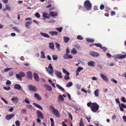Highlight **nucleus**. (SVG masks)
<instances>
[{
    "instance_id": "obj_1",
    "label": "nucleus",
    "mask_w": 126,
    "mask_h": 126,
    "mask_svg": "<svg viewBox=\"0 0 126 126\" xmlns=\"http://www.w3.org/2000/svg\"><path fill=\"white\" fill-rule=\"evenodd\" d=\"M87 105L91 108V111L94 112H97L99 109V106L96 102L92 103L90 102L87 103Z\"/></svg>"
},
{
    "instance_id": "obj_2",
    "label": "nucleus",
    "mask_w": 126,
    "mask_h": 126,
    "mask_svg": "<svg viewBox=\"0 0 126 126\" xmlns=\"http://www.w3.org/2000/svg\"><path fill=\"white\" fill-rule=\"evenodd\" d=\"M49 108L52 109V112L55 116L57 117H60L59 111L57 110L53 106H50Z\"/></svg>"
},
{
    "instance_id": "obj_3",
    "label": "nucleus",
    "mask_w": 126,
    "mask_h": 126,
    "mask_svg": "<svg viewBox=\"0 0 126 126\" xmlns=\"http://www.w3.org/2000/svg\"><path fill=\"white\" fill-rule=\"evenodd\" d=\"M84 6L86 10H89L91 9L92 4L89 1L87 0L84 3Z\"/></svg>"
},
{
    "instance_id": "obj_4",
    "label": "nucleus",
    "mask_w": 126,
    "mask_h": 126,
    "mask_svg": "<svg viewBox=\"0 0 126 126\" xmlns=\"http://www.w3.org/2000/svg\"><path fill=\"white\" fill-rule=\"evenodd\" d=\"M28 87L30 91L33 92H36L37 91V89L36 87L32 85H30L28 86Z\"/></svg>"
},
{
    "instance_id": "obj_5",
    "label": "nucleus",
    "mask_w": 126,
    "mask_h": 126,
    "mask_svg": "<svg viewBox=\"0 0 126 126\" xmlns=\"http://www.w3.org/2000/svg\"><path fill=\"white\" fill-rule=\"evenodd\" d=\"M36 114L37 115V117L38 118H40L41 119H42L44 118V116L43 113L40 111L37 110L36 112Z\"/></svg>"
},
{
    "instance_id": "obj_6",
    "label": "nucleus",
    "mask_w": 126,
    "mask_h": 126,
    "mask_svg": "<svg viewBox=\"0 0 126 126\" xmlns=\"http://www.w3.org/2000/svg\"><path fill=\"white\" fill-rule=\"evenodd\" d=\"M89 54L94 57H98L99 56V54L98 53L94 51H91L90 52Z\"/></svg>"
},
{
    "instance_id": "obj_7",
    "label": "nucleus",
    "mask_w": 126,
    "mask_h": 126,
    "mask_svg": "<svg viewBox=\"0 0 126 126\" xmlns=\"http://www.w3.org/2000/svg\"><path fill=\"white\" fill-rule=\"evenodd\" d=\"M26 77L30 80H32V73L30 71H28L26 73Z\"/></svg>"
},
{
    "instance_id": "obj_8",
    "label": "nucleus",
    "mask_w": 126,
    "mask_h": 126,
    "mask_svg": "<svg viewBox=\"0 0 126 126\" xmlns=\"http://www.w3.org/2000/svg\"><path fill=\"white\" fill-rule=\"evenodd\" d=\"M33 76L36 81L37 82H39V77L36 73L34 72L33 73Z\"/></svg>"
},
{
    "instance_id": "obj_9",
    "label": "nucleus",
    "mask_w": 126,
    "mask_h": 126,
    "mask_svg": "<svg viewBox=\"0 0 126 126\" xmlns=\"http://www.w3.org/2000/svg\"><path fill=\"white\" fill-rule=\"evenodd\" d=\"M119 106L120 107V110L122 111H124V110L123 108H126V105H124L122 103L120 104H119Z\"/></svg>"
},
{
    "instance_id": "obj_10",
    "label": "nucleus",
    "mask_w": 126,
    "mask_h": 126,
    "mask_svg": "<svg viewBox=\"0 0 126 126\" xmlns=\"http://www.w3.org/2000/svg\"><path fill=\"white\" fill-rule=\"evenodd\" d=\"M48 68L51 70V71H50L49 72V74L53 76V74L54 72V71L53 67L52 66L51 64L50 63L49 64Z\"/></svg>"
},
{
    "instance_id": "obj_11",
    "label": "nucleus",
    "mask_w": 126,
    "mask_h": 126,
    "mask_svg": "<svg viewBox=\"0 0 126 126\" xmlns=\"http://www.w3.org/2000/svg\"><path fill=\"white\" fill-rule=\"evenodd\" d=\"M64 58L65 59H72L73 58V56L71 55H68V54H65L63 56Z\"/></svg>"
},
{
    "instance_id": "obj_12",
    "label": "nucleus",
    "mask_w": 126,
    "mask_h": 126,
    "mask_svg": "<svg viewBox=\"0 0 126 126\" xmlns=\"http://www.w3.org/2000/svg\"><path fill=\"white\" fill-rule=\"evenodd\" d=\"M55 72L56 76L57 77L60 79L62 78V77L61 76L62 73L61 72L58 71L57 70H55Z\"/></svg>"
},
{
    "instance_id": "obj_13",
    "label": "nucleus",
    "mask_w": 126,
    "mask_h": 126,
    "mask_svg": "<svg viewBox=\"0 0 126 126\" xmlns=\"http://www.w3.org/2000/svg\"><path fill=\"white\" fill-rule=\"evenodd\" d=\"M15 114H11L7 115L5 117V119L7 120H9L14 116Z\"/></svg>"
},
{
    "instance_id": "obj_14",
    "label": "nucleus",
    "mask_w": 126,
    "mask_h": 126,
    "mask_svg": "<svg viewBox=\"0 0 126 126\" xmlns=\"http://www.w3.org/2000/svg\"><path fill=\"white\" fill-rule=\"evenodd\" d=\"M58 15V13L56 12H51L49 13V15L50 16L54 17L57 16Z\"/></svg>"
},
{
    "instance_id": "obj_15",
    "label": "nucleus",
    "mask_w": 126,
    "mask_h": 126,
    "mask_svg": "<svg viewBox=\"0 0 126 126\" xmlns=\"http://www.w3.org/2000/svg\"><path fill=\"white\" fill-rule=\"evenodd\" d=\"M125 58H126V54L124 55L118 54L117 55V57H116V58H119L120 59H122Z\"/></svg>"
},
{
    "instance_id": "obj_16",
    "label": "nucleus",
    "mask_w": 126,
    "mask_h": 126,
    "mask_svg": "<svg viewBox=\"0 0 126 126\" xmlns=\"http://www.w3.org/2000/svg\"><path fill=\"white\" fill-rule=\"evenodd\" d=\"M18 99H19L17 97L15 96L12 98L11 100L14 103H17L18 102Z\"/></svg>"
},
{
    "instance_id": "obj_17",
    "label": "nucleus",
    "mask_w": 126,
    "mask_h": 126,
    "mask_svg": "<svg viewBox=\"0 0 126 126\" xmlns=\"http://www.w3.org/2000/svg\"><path fill=\"white\" fill-rule=\"evenodd\" d=\"M44 87L46 88L47 90L49 91L52 90V88L49 85L47 84H44Z\"/></svg>"
},
{
    "instance_id": "obj_18",
    "label": "nucleus",
    "mask_w": 126,
    "mask_h": 126,
    "mask_svg": "<svg viewBox=\"0 0 126 126\" xmlns=\"http://www.w3.org/2000/svg\"><path fill=\"white\" fill-rule=\"evenodd\" d=\"M34 96L35 98L39 101H40L42 99V98L37 93H35L34 94Z\"/></svg>"
},
{
    "instance_id": "obj_19",
    "label": "nucleus",
    "mask_w": 126,
    "mask_h": 126,
    "mask_svg": "<svg viewBox=\"0 0 126 126\" xmlns=\"http://www.w3.org/2000/svg\"><path fill=\"white\" fill-rule=\"evenodd\" d=\"M100 75L101 77L104 80L106 81H108V78L106 75L102 74H101Z\"/></svg>"
},
{
    "instance_id": "obj_20",
    "label": "nucleus",
    "mask_w": 126,
    "mask_h": 126,
    "mask_svg": "<svg viewBox=\"0 0 126 126\" xmlns=\"http://www.w3.org/2000/svg\"><path fill=\"white\" fill-rule=\"evenodd\" d=\"M49 33L52 36H57L58 35V33L56 31H53L49 32Z\"/></svg>"
},
{
    "instance_id": "obj_21",
    "label": "nucleus",
    "mask_w": 126,
    "mask_h": 126,
    "mask_svg": "<svg viewBox=\"0 0 126 126\" xmlns=\"http://www.w3.org/2000/svg\"><path fill=\"white\" fill-rule=\"evenodd\" d=\"M95 62L93 61H90L88 62V64L89 66L94 67Z\"/></svg>"
},
{
    "instance_id": "obj_22",
    "label": "nucleus",
    "mask_w": 126,
    "mask_h": 126,
    "mask_svg": "<svg viewBox=\"0 0 126 126\" xmlns=\"http://www.w3.org/2000/svg\"><path fill=\"white\" fill-rule=\"evenodd\" d=\"M43 16L44 18H49L50 17L49 14H48L47 13H44L43 15Z\"/></svg>"
},
{
    "instance_id": "obj_23",
    "label": "nucleus",
    "mask_w": 126,
    "mask_h": 126,
    "mask_svg": "<svg viewBox=\"0 0 126 126\" xmlns=\"http://www.w3.org/2000/svg\"><path fill=\"white\" fill-rule=\"evenodd\" d=\"M64 42L65 43H67L69 40L70 38L66 36H64L63 37Z\"/></svg>"
},
{
    "instance_id": "obj_24",
    "label": "nucleus",
    "mask_w": 126,
    "mask_h": 126,
    "mask_svg": "<svg viewBox=\"0 0 126 126\" xmlns=\"http://www.w3.org/2000/svg\"><path fill=\"white\" fill-rule=\"evenodd\" d=\"M49 47L52 50H53L54 49V45L52 43H49Z\"/></svg>"
},
{
    "instance_id": "obj_25",
    "label": "nucleus",
    "mask_w": 126,
    "mask_h": 126,
    "mask_svg": "<svg viewBox=\"0 0 126 126\" xmlns=\"http://www.w3.org/2000/svg\"><path fill=\"white\" fill-rule=\"evenodd\" d=\"M99 90L98 89H97L95 90L94 92V94L95 96L98 97L99 95Z\"/></svg>"
},
{
    "instance_id": "obj_26",
    "label": "nucleus",
    "mask_w": 126,
    "mask_h": 126,
    "mask_svg": "<svg viewBox=\"0 0 126 126\" xmlns=\"http://www.w3.org/2000/svg\"><path fill=\"white\" fill-rule=\"evenodd\" d=\"M14 88L16 89L19 90L20 89L21 87L20 85L18 84H16L14 85Z\"/></svg>"
},
{
    "instance_id": "obj_27",
    "label": "nucleus",
    "mask_w": 126,
    "mask_h": 126,
    "mask_svg": "<svg viewBox=\"0 0 126 126\" xmlns=\"http://www.w3.org/2000/svg\"><path fill=\"white\" fill-rule=\"evenodd\" d=\"M86 40L87 42L88 43H93L94 41V39H91L89 38H86Z\"/></svg>"
},
{
    "instance_id": "obj_28",
    "label": "nucleus",
    "mask_w": 126,
    "mask_h": 126,
    "mask_svg": "<svg viewBox=\"0 0 126 126\" xmlns=\"http://www.w3.org/2000/svg\"><path fill=\"white\" fill-rule=\"evenodd\" d=\"M40 34L44 37L47 38H49V36L47 33H44L42 32H41Z\"/></svg>"
},
{
    "instance_id": "obj_29",
    "label": "nucleus",
    "mask_w": 126,
    "mask_h": 126,
    "mask_svg": "<svg viewBox=\"0 0 126 126\" xmlns=\"http://www.w3.org/2000/svg\"><path fill=\"white\" fill-rule=\"evenodd\" d=\"M33 104L37 108H38L41 110H43V109L42 108V107L41 106L38 105V104H37L36 103H33Z\"/></svg>"
},
{
    "instance_id": "obj_30",
    "label": "nucleus",
    "mask_w": 126,
    "mask_h": 126,
    "mask_svg": "<svg viewBox=\"0 0 126 126\" xmlns=\"http://www.w3.org/2000/svg\"><path fill=\"white\" fill-rule=\"evenodd\" d=\"M32 22H26V24L25 25V27L26 28L28 29L30 28V26L31 23H32Z\"/></svg>"
},
{
    "instance_id": "obj_31",
    "label": "nucleus",
    "mask_w": 126,
    "mask_h": 126,
    "mask_svg": "<svg viewBox=\"0 0 126 126\" xmlns=\"http://www.w3.org/2000/svg\"><path fill=\"white\" fill-rule=\"evenodd\" d=\"M40 58H45V55L44 53L42 51H41V52Z\"/></svg>"
},
{
    "instance_id": "obj_32",
    "label": "nucleus",
    "mask_w": 126,
    "mask_h": 126,
    "mask_svg": "<svg viewBox=\"0 0 126 126\" xmlns=\"http://www.w3.org/2000/svg\"><path fill=\"white\" fill-rule=\"evenodd\" d=\"M5 8L6 10L9 11H11V8L8 4H6L5 5Z\"/></svg>"
},
{
    "instance_id": "obj_33",
    "label": "nucleus",
    "mask_w": 126,
    "mask_h": 126,
    "mask_svg": "<svg viewBox=\"0 0 126 126\" xmlns=\"http://www.w3.org/2000/svg\"><path fill=\"white\" fill-rule=\"evenodd\" d=\"M63 72L65 74L67 75H69L70 73L68 72L65 69L63 68Z\"/></svg>"
},
{
    "instance_id": "obj_34",
    "label": "nucleus",
    "mask_w": 126,
    "mask_h": 126,
    "mask_svg": "<svg viewBox=\"0 0 126 126\" xmlns=\"http://www.w3.org/2000/svg\"><path fill=\"white\" fill-rule=\"evenodd\" d=\"M94 45L97 47H100V48L101 47L102 45L100 43H94Z\"/></svg>"
},
{
    "instance_id": "obj_35",
    "label": "nucleus",
    "mask_w": 126,
    "mask_h": 126,
    "mask_svg": "<svg viewBox=\"0 0 126 126\" xmlns=\"http://www.w3.org/2000/svg\"><path fill=\"white\" fill-rule=\"evenodd\" d=\"M16 77L17 79L21 80H22V77L19 74H16Z\"/></svg>"
},
{
    "instance_id": "obj_36",
    "label": "nucleus",
    "mask_w": 126,
    "mask_h": 126,
    "mask_svg": "<svg viewBox=\"0 0 126 126\" xmlns=\"http://www.w3.org/2000/svg\"><path fill=\"white\" fill-rule=\"evenodd\" d=\"M83 120L81 118V119L79 123V126H84V125L83 122Z\"/></svg>"
},
{
    "instance_id": "obj_37",
    "label": "nucleus",
    "mask_w": 126,
    "mask_h": 126,
    "mask_svg": "<svg viewBox=\"0 0 126 126\" xmlns=\"http://www.w3.org/2000/svg\"><path fill=\"white\" fill-rule=\"evenodd\" d=\"M71 52L74 54H75L77 53V51L75 48H73L72 50L71 51Z\"/></svg>"
},
{
    "instance_id": "obj_38",
    "label": "nucleus",
    "mask_w": 126,
    "mask_h": 126,
    "mask_svg": "<svg viewBox=\"0 0 126 126\" xmlns=\"http://www.w3.org/2000/svg\"><path fill=\"white\" fill-rule=\"evenodd\" d=\"M58 99L59 101L62 100L63 101L64 100V98L62 96V95H60L59 96V97L58 98Z\"/></svg>"
},
{
    "instance_id": "obj_39",
    "label": "nucleus",
    "mask_w": 126,
    "mask_h": 126,
    "mask_svg": "<svg viewBox=\"0 0 126 126\" xmlns=\"http://www.w3.org/2000/svg\"><path fill=\"white\" fill-rule=\"evenodd\" d=\"M19 74L21 76V77H25V75L24 72H19Z\"/></svg>"
},
{
    "instance_id": "obj_40",
    "label": "nucleus",
    "mask_w": 126,
    "mask_h": 126,
    "mask_svg": "<svg viewBox=\"0 0 126 126\" xmlns=\"http://www.w3.org/2000/svg\"><path fill=\"white\" fill-rule=\"evenodd\" d=\"M56 29L60 32H61L63 28L62 27H60L56 28Z\"/></svg>"
},
{
    "instance_id": "obj_41",
    "label": "nucleus",
    "mask_w": 126,
    "mask_h": 126,
    "mask_svg": "<svg viewBox=\"0 0 126 126\" xmlns=\"http://www.w3.org/2000/svg\"><path fill=\"white\" fill-rule=\"evenodd\" d=\"M21 113L22 114H26L27 113V110L26 109H22L21 111Z\"/></svg>"
},
{
    "instance_id": "obj_42",
    "label": "nucleus",
    "mask_w": 126,
    "mask_h": 126,
    "mask_svg": "<svg viewBox=\"0 0 126 126\" xmlns=\"http://www.w3.org/2000/svg\"><path fill=\"white\" fill-rule=\"evenodd\" d=\"M52 57L53 59L55 60H57L58 59L57 56L55 55H53L52 56Z\"/></svg>"
},
{
    "instance_id": "obj_43",
    "label": "nucleus",
    "mask_w": 126,
    "mask_h": 126,
    "mask_svg": "<svg viewBox=\"0 0 126 126\" xmlns=\"http://www.w3.org/2000/svg\"><path fill=\"white\" fill-rule=\"evenodd\" d=\"M73 84L72 82H69L67 83L66 87H69L71 86Z\"/></svg>"
},
{
    "instance_id": "obj_44",
    "label": "nucleus",
    "mask_w": 126,
    "mask_h": 126,
    "mask_svg": "<svg viewBox=\"0 0 126 126\" xmlns=\"http://www.w3.org/2000/svg\"><path fill=\"white\" fill-rule=\"evenodd\" d=\"M77 38L79 40H82L83 39V38L80 35H78L77 36Z\"/></svg>"
},
{
    "instance_id": "obj_45",
    "label": "nucleus",
    "mask_w": 126,
    "mask_h": 126,
    "mask_svg": "<svg viewBox=\"0 0 126 126\" xmlns=\"http://www.w3.org/2000/svg\"><path fill=\"white\" fill-rule=\"evenodd\" d=\"M3 88L4 90L7 91H9L11 89V88L10 87H4Z\"/></svg>"
},
{
    "instance_id": "obj_46",
    "label": "nucleus",
    "mask_w": 126,
    "mask_h": 126,
    "mask_svg": "<svg viewBox=\"0 0 126 126\" xmlns=\"http://www.w3.org/2000/svg\"><path fill=\"white\" fill-rule=\"evenodd\" d=\"M12 69V68H7L5 69L4 70V72H7L10 70H11Z\"/></svg>"
},
{
    "instance_id": "obj_47",
    "label": "nucleus",
    "mask_w": 126,
    "mask_h": 126,
    "mask_svg": "<svg viewBox=\"0 0 126 126\" xmlns=\"http://www.w3.org/2000/svg\"><path fill=\"white\" fill-rule=\"evenodd\" d=\"M83 69V68L81 67H78L77 69V71L79 72L80 71Z\"/></svg>"
},
{
    "instance_id": "obj_48",
    "label": "nucleus",
    "mask_w": 126,
    "mask_h": 126,
    "mask_svg": "<svg viewBox=\"0 0 126 126\" xmlns=\"http://www.w3.org/2000/svg\"><path fill=\"white\" fill-rule=\"evenodd\" d=\"M35 16L37 18H39L40 17V16L38 13H37L35 14Z\"/></svg>"
},
{
    "instance_id": "obj_49",
    "label": "nucleus",
    "mask_w": 126,
    "mask_h": 126,
    "mask_svg": "<svg viewBox=\"0 0 126 126\" xmlns=\"http://www.w3.org/2000/svg\"><path fill=\"white\" fill-rule=\"evenodd\" d=\"M12 28L16 31L17 32H19V29L17 27L14 26L12 27Z\"/></svg>"
},
{
    "instance_id": "obj_50",
    "label": "nucleus",
    "mask_w": 126,
    "mask_h": 126,
    "mask_svg": "<svg viewBox=\"0 0 126 126\" xmlns=\"http://www.w3.org/2000/svg\"><path fill=\"white\" fill-rule=\"evenodd\" d=\"M55 45L56 46V47L58 49H59L60 48V44L57 42H56Z\"/></svg>"
},
{
    "instance_id": "obj_51",
    "label": "nucleus",
    "mask_w": 126,
    "mask_h": 126,
    "mask_svg": "<svg viewBox=\"0 0 126 126\" xmlns=\"http://www.w3.org/2000/svg\"><path fill=\"white\" fill-rule=\"evenodd\" d=\"M65 75L64 76V78L66 80H67L69 79V77L68 76Z\"/></svg>"
},
{
    "instance_id": "obj_52",
    "label": "nucleus",
    "mask_w": 126,
    "mask_h": 126,
    "mask_svg": "<svg viewBox=\"0 0 126 126\" xmlns=\"http://www.w3.org/2000/svg\"><path fill=\"white\" fill-rule=\"evenodd\" d=\"M27 107L30 109H32L33 107L32 105H28L27 106Z\"/></svg>"
},
{
    "instance_id": "obj_53",
    "label": "nucleus",
    "mask_w": 126,
    "mask_h": 126,
    "mask_svg": "<svg viewBox=\"0 0 126 126\" xmlns=\"http://www.w3.org/2000/svg\"><path fill=\"white\" fill-rule=\"evenodd\" d=\"M24 101L26 103L28 104H29L30 103V101L28 100V98H27L25 99Z\"/></svg>"
},
{
    "instance_id": "obj_54",
    "label": "nucleus",
    "mask_w": 126,
    "mask_h": 126,
    "mask_svg": "<svg viewBox=\"0 0 126 126\" xmlns=\"http://www.w3.org/2000/svg\"><path fill=\"white\" fill-rule=\"evenodd\" d=\"M16 126H20V122L19 121H16L15 122Z\"/></svg>"
},
{
    "instance_id": "obj_55",
    "label": "nucleus",
    "mask_w": 126,
    "mask_h": 126,
    "mask_svg": "<svg viewBox=\"0 0 126 126\" xmlns=\"http://www.w3.org/2000/svg\"><path fill=\"white\" fill-rule=\"evenodd\" d=\"M11 84V81L9 80L7 81L6 83V84L7 85H10Z\"/></svg>"
},
{
    "instance_id": "obj_56",
    "label": "nucleus",
    "mask_w": 126,
    "mask_h": 126,
    "mask_svg": "<svg viewBox=\"0 0 126 126\" xmlns=\"http://www.w3.org/2000/svg\"><path fill=\"white\" fill-rule=\"evenodd\" d=\"M1 99L4 102V103H5L7 104H8V102L5 100L4 98H2V97H1Z\"/></svg>"
},
{
    "instance_id": "obj_57",
    "label": "nucleus",
    "mask_w": 126,
    "mask_h": 126,
    "mask_svg": "<svg viewBox=\"0 0 126 126\" xmlns=\"http://www.w3.org/2000/svg\"><path fill=\"white\" fill-rule=\"evenodd\" d=\"M68 116L71 119V120H72L73 118L72 115L70 113H68Z\"/></svg>"
},
{
    "instance_id": "obj_58",
    "label": "nucleus",
    "mask_w": 126,
    "mask_h": 126,
    "mask_svg": "<svg viewBox=\"0 0 126 126\" xmlns=\"http://www.w3.org/2000/svg\"><path fill=\"white\" fill-rule=\"evenodd\" d=\"M111 81L115 83H116L117 82V81L116 80L114 79L113 78H112L111 79Z\"/></svg>"
},
{
    "instance_id": "obj_59",
    "label": "nucleus",
    "mask_w": 126,
    "mask_h": 126,
    "mask_svg": "<svg viewBox=\"0 0 126 126\" xmlns=\"http://www.w3.org/2000/svg\"><path fill=\"white\" fill-rule=\"evenodd\" d=\"M111 16H112L115 15V13L114 11H111Z\"/></svg>"
},
{
    "instance_id": "obj_60",
    "label": "nucleus",
    "mask_w": 126,
    "mask_h": 126,
    "mask_svg": "<svg viewBox=\"0 0 126 126\" xmlns=\"http://www.w3.org/2000/svg\"><path fill=\"white\" fill-rule=\"evenodd\" d=\"M100 48L102 49L104 51H105L107 49V48H106L105 47H102V46Z\"/></svg>"
},
{
    "instance_id": "obj_61",
    "label": "nucleus",
    "mask_w": 126,
    "mask_h": 126,
    "mask_svg": "<svg viewBox=\"0 0 126 126\" xmlns=\"http://www.w3.org/2000/svg\"><path fill=\"white\" fill-rule=\"evenodd\" d=\"M106 55L109 58H110L111 57V55L109 53H106Z\"/></svg>"
},
{
    "instance_id": "obj_62",
    "label": "nucleus",
    "mask_w": 126,
    "mask_h": 126,
    "mask_svg": "<svg viewBox=\"0 0 126 126\" xmlns=\"http://www.w3.org/2000/svg\"><path fill=\"white\" fill-rule=\"evenodd\" d=\"M121 100L123 102H126V100L125 99L124 97H122L121 98Z\"/></svg>"
},
{
    "instance_id": "obj_63",
    "label": "nucleus",
    "mask_w": 126,
    "mask_h": 126,
    "mask_svg": "<svg viewBox=\"0 0 126 126\" xmlns=\"http://www.w3.org/2000/svg\"><path fill=\"white\" fill-rule=\"evenodd\" d=\"M100 9L101 10H102L104 8V5H101L100 6Z\"/></svg>"
},
{
    "instance_id": "obj_64",
    "label": "nucleus",
    "mask_w": 126,
    "mask_h": 126,
    "mask_svg": "<svg viewBox=\"0 0 126 126\" xmlns=\"http://www.w3.org/2000/svg\"><path fill=\"white\" fill-rule=\"evenodd\" d=\"M122 118L125 122H126V116H123L122 117Z\"/></svg>"
}]
</instances>
